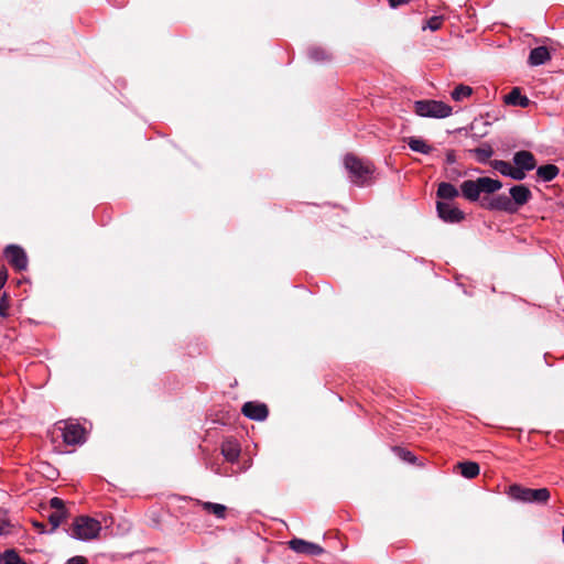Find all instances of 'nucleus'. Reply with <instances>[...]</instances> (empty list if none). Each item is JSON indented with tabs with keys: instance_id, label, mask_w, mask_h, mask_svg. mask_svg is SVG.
I'll use <instances>...</instances> for the list:
<instances>
[{
	"instance_id": "26",
	"label": "nucleus",
	"mask_w": 564,
	"mask_h": 564,
	"mask_svg": "<svg viewBox=\"0 0 564 564\" xmlns=\"http://www.w3.org/2000/svg\"><path fill=\"white\" fill-rule=\"evenodd\" d=\"M66 516H67L66 510H57V511L52 512L48 516V521L52 525V529L50 532H54L59 527V524L64 521Z\"/></svg>"
},
{
	"instance_id": "16",
	"label": "nucleus",
	"mask_w": 564,
	"mask_h": 564,
	"mask_svg": "<svg viewBox=\"0 0 564 564\" xmlns=\"http://www.w3.org/2000/svg\"><path fill=\"white\" fill-rule=\"evenodd\" d=\"M460 191L463 196L470 202L479 199L480 192L476 180L464 181L460 185Z\"/></svg>"
},
{
	"instance_id": "14",
	"label": "nucleus",
	"mask_w": 564,
	"mask_h": 564,
	"mask_svg": "<svg viewBox=\"0 0 564 564\" xmlns=\"http://www.w3.org/2000/svg\"><path fill=\"white\" fill-rule=\"evenodd\" d=\"M505 102L511 106H519L522 108H527L530 105V99L521 94L520 88L514 87L511 91L505 97Z\"/></svg>"
},
{
	"instance_id": "24",
	"label": "nucleus",
	"mask_w": 564,
	"mask_h": 564,
	"mask_svg": "<svg viewBox=\"0 0 564 564\" xmlns=\"http://www.w3.org/2000/svg\"><path fill=\"white\" fill-rule=\"evenodd\" d=\"M473 94V88L467 85H458L452 91L451 96L455 101H462L465 98H468Z\"/></svg>"
},
{
	"instance_id": "36",
	"label": "nucleus",
	"mask_w": 564,
	"mask_h": 564,
	"mask_svg": "<svg viewBox=\"0 0 564 564\" xmlns=\"http://www.w3.org/2000/svg\"><path fill=\"white\" fill-rule=\"evenodd\" d=\"M8 274L6 271H0V290L3 288L7 281Z\"/></svg>"
},
{
	"instance_id": "6",
	"label": "nucleus",
	"mask_w": 564,
	"mask_h": 564,
	"mask_svg": "<svg viewBox=\"0 0 564 564\" xmlns=\"http://www.w3.org/2000/svg\"><path fill=\"white\" fill-rule=\"evenodd\" d=\"M4 256L9 263L18 271H24L28 268V256L25 251L17 245H9L4 249Z\"/></svg>"
},
{
	"instance_id": "3",
	"label": "nucleus",
	"mask_w": 564,
	"mask_h": 564,
	"mask_svg": "<svg viewBox=\"0 0 564 564\" xmlns=\"http://www.w3.org/2000/svg\"><path fill=\"white\" fill-rule=\"evenodd\" d=\"M101 530L100 522L86 516L75 519L70 536L77 540L87 541L95 539Z\"/></svg>"
},
{
	"instance_id": "2",
	"label": "nucleus",
	"mask_w": 564,
	"mask_h": 564,
	"mask_svg": "<svg viewBox=\"0 0 564 564\" xmlns=\"http://www.w3.org/2000/svg\"><path fill=\"white\" fill-rule=\"evenodd\" d=\"M509 495L514 500L525 503H546L551 497L547 488L531 489L519 485L510 486Z\"/></svg>"
},
{
	"instance_id": "12",
	"label": "nucleus",
	"mask_w": 564,
	"mask_h": 564,
	"mask_svg": "<svg viewBox=\"0 0 564 564\" xmlns=\"http://www.w3.org/2000/svg\"><path fill=\"white\" fill-rule=\"evenodd\" d=\"M512 161L514 165L525 170L527 172L532 171L536 167V160L534 155L527 150L516 152L513 154Z\"/></svg>"
},
{
	"instance_id": "39",
	"label": "nucleus",
	"mask_w": 564,
	"mask_h": 564,
	"mask_svg": "<svg viewBox=\"0 0 564 564\" xmlns=\"http://www.w3.org/2000/svg\"><path fill=\"white\" fill-rule=\"evenodd\" d=\"M0 315H4V311L1 306H0Z\"/></svg>"
},
{
	"instance_id": "19",
	"label": "nucleus",
	"mask_w": 564,
	"mask_h": 564,
	"mask_svg": "<svg viewBox=\"0 0 564 564\" xmlns=\"http://www.w3.org/2000/svg\"><path fill=\"white\" fill-rule=\"evenodd\" d=\"M458 191L457 188L451 184V183H447V182H442L440 185H438V188H437V197L441 198V199H454L455 197L458 196Z\"/></svg>"
},
{
	"instance_id": "13",
	"label": "nucleus",
	"mask_w": 564,
	"mask_h": 564,
	"mask_svg": "<svg viewBox=\"0 0 564 564\" xmlns=\"http://www.w3.org/2000/svg\"><path fill=\"white\" fill-rule=\"evenodd\" d=\"M551 58L550 52L545 46H538L531 50L528 63L531 66H540L545 64Z\"/></svg>"
},
{
	"instance_id": "29",
	"label": "nucleus",
	"mask_w": 564,
	"mask_h": 564,
	"mask_svg": "<svg viewBox=\"0 0 564 564\" xmlns=\"http://www.w3.org/2000/svg\"><path fill=\"white\" fill-rule=\"evenodd\" d=\"M442 18L441 17H432L427 20L426 24L423 26V29H429L431 31H437L442 25Z\"/></svg>"
},
{
	"instance_id": "31",
	"label": "nucleus",
	"mask_w": 564,
	"mask_h": 564,
	"mask_svg": "<svg viewBox=\"0 0 564 564\" xmlns=\"http://www.w3.org/2000/svg\"><path fill=\"white\" fill-rule=\"evenodd\" d=\"M13 525L7 519H0V536L9 535Z\"/></svg>"
},
{
	"instance_id": "1",
	"label": "nucleus",
	"mask_w": 564,
	"mask_h": 564,
	"mask_svg": "<svg viewBox=\"0 0 564 564\" xmlns=\"http://www.w3.org/2000/svg\"><path fill=\"white\" fill-rule=\"evenodd\" d=\"M344 164L349 172L351 182L358 186L365 185L373 172V166L370 162L362 161L352 154L345 156Z\"/></svg>"
},
{
	"instance_id": "40",
	"label": "nucleus",
	"mask_w": 564,
	"mask_h": 564,
	"mask_svg": "<svg viewBox=\"0 0 564 564\" xmlns=\"http://www.w3.org/2000/svg\"><path fill=\"white\" fill-rule=\"evenodd\" d=\"M2 562V554L0 553V563Z\"/></svg>"
},
{
	"instance_id": "35",
	"label": "nucleus",
	"mask_w": 564,
	"mask_h": 564,
	"mask_svg": "<svg viewBox=\"0 0 564 564\" xmlns=\"http://www.w3.org/2000/svg\"><path fill=\"white\" fill-rule=\"evenodd\" d=\"M406 2H408V0H389V4H390L391 8H397V7H399L401 4H404Z\"/></svg>"
},
{
	"instance_id": "21",
	"label": "nucleus",
	"mask_w": 564,
	"mask_h": 564,
	"mask_svg": "<svg viewBox=\"0 0 564 564\" xmlns=\"http://www.w3.org/2000/svg\"><path fill=\"white\" fill-rule=\"evenodd\" d=\"M408 145L412 151L419 152L422 154H429L433 150L432 147L430 144H427L423 139L414 138V137H412L408 140Z\"/></svg>"
},
{
	"instance_id": "11",
	"label": "nucleus",
	"mask_w": 564,
	"mask_h": 564,
	"mask_svg": "<svg viewBox=\"0 0 564 564\" xmlns=\"http://www.w3.org/2000/svg\"><path fill=\"white\" fill-rule=\"evenodd\" d=\"M242 414L253 421H263L268 417L269 411L264 403L246 402L241 409Z\"/></svg>"
},
{
	"instance_id": "27",
	"label": "nucleus",
	"mask_w": 564,
	"mask_h": 564,
	"mask_svg": "<svg viewBox=\"0 0 564 564\" xmlns=\"http://www.w3.org/2000/svg\"><path fill=\"white\" fill-rule=\"evenodd\" d=\"M490 165L503 176H508L511 173L512 165L507 161L494 160L490 162Z\"/></svg>"
},
{
	"instance_id": "4",
	"label": "nucleus",
	"mask_w": 564,
	"mask_h": 564,
	"mask_svg": "<svg viewBox=\"0 0 564 564\" xmlns=\"http://www.w3.org/2000/svg\"><path fill=\"white\" fill-rule=\"evenodd\" d=\"M415 113L429 118H446L452 115V107L441 100H417L414 104Z\"/></svg>"
},
{
	"instance_id": "28",
	"label": "nucleus",
	"mask_w": 564,
	"mask_h": 564,
	"mask_svg": "<svg viewBox=\"0 0 564 564\" xmlns=\"http://www.w3.org/2000/svg\"><path fill=\"white\" fill-rule=\"evenodd\" d=\"M2 562L4 564H26L14 550H7L2 554Z\"/></svg>"
},
{
	"instance_id": "9",
	"label": "nucleus",
	"mask_w": 564,
	"mask_h": 564,
	"mask_svg": "<svg viewBox=\"0 0 564 564\" xmlns=\"http://www.w3.org/2000/svg\"><path fill=\"white\" fill-rule=\"evenodd\" d=\"M509 195L516 213L532 198L530 188L523 184L510 187Z\"/></svg>"
},
{
	"instance_id": "30",
	"label": "nucleus",
	"mask_w": 564,
	"mask_h": 564,
	"mask_svg": "<svg viewBox=\"0 0 564 564\" xmlns=\"http://www.w3.org/2000/svg\"><path fill=\"white\" fill-rule=\"evenodd\" d=\"M525 170L516 165L511 167V173L508 175V177L514 181H522L525 178Z\"/></svg>"
},
{
	"instance_id": "37",
	"label": "nucleus",
	"mask_w": 564,
	"mask_h": 564,
	"mask_svg": "<svg viewBox=\"0 0 564 564\" xmlns=\"http://www.w3.org/2000/svg\"><path fill=\"white\" fill-rule=\"evenodd\" d=\"M447 163H454L455 162V154L453 151H449L446 155Z\"/></svg>"
},
{
	"instance_id": "18",
	"label": "nucleus",
	"mask_w": 564,
	"mask_h": 564,
	"mask_svg": "<svg viewBox=\"0 0 564 564\" xmlns=\"http://www.w3.org/2000/svg\"><path fill=\"white\" fill-rule=\"evenodd\" d=\"M560 173V169L554 164L541 165L536 169V176L542 182L553 181Z\"/></svg>"
},
{
	"instance_id": "15",
	"label": "nucleus",
	"mask_w": 564,
	"mask_h": 564,
	"mask_svg": "<svg viewBox=\"0 0 564 564\" xmlns=\"http://www.w3.org/2000/svg\"><path fill=\"white\" fill-rule=\"evenodd\" d=\"M476 181L480 194H494L502 187V183L499 180H494L487 176L478 177Z\"/></svg>"
},
{
	"instance_id": "7",
	"label": "nucleus",
	"mask_w": 564,
	"mask_h": 564,
	"mask_svg": "<svg viewBox=\"0 0 564 564\" xmlns=\"http://www.w3.org/2000/svg\"><path fill=\"white\" fill-rule=\"evenodd\" d=\"M436 210H437L438 217L445 223H451V224L459 223L465 217L464 213L459 208H457L454 205H452L451 203H446V202H441V200L437 202Z\"/></svg>"
},
{
	"instance_id": "34",
	"label": "nucleus",
	"mask_w": 564,
	"mask_h": 564,
	"mask_svg": "<svg viewBox=\"0 0 564 564\" xmlns=\"http://www.w3.org/2000/svg\"><path fill=\"white\" fill-rule=\"evenodd\" d=\"M67 564H86V560L83 556H74L67 561Z\"/></svg>"
},
{
	"instance_id": "25",
	"label": "nucleus",
	"mask_w": 564,
	"mask_h": 564,
	"mask_svg": "<svg viewBox=\"0 0 564 564\" xmlns=\"http://www.w3.org/2000/svg\"><path fill=\"white\" fill-rule=\"evenodd\" d=\"M308 57L314 62H325L330 58V55L325 48L314 46L308 50Z\"/></svg>"
},
{
	"instance_id": "8",
	"label": "nucleus",
	"mask_w": 564,
	"mask_h": 564,
	"mask_svg": "<svg viewBox=\"0 0 564 564\" xmlns=\"http://www.w3.org/2000/svg\"><path fill=\"white\" fill-rule=\"evenodd\" d=\"M289 546L291 550L300 554L318 556L324 553V549L321 545L303 539H292L289 542Z\"/></svg>"
},
{
	"instance_id": "23",
	"label": "nucleus",
	"mask_w": 564,
	"mask_h": 564,
	"mask_svg": "<svg viewBox=\"0 0 564 564\" xmlns=\"http://www.w3.org/2000/svg\"><path fill=\"white\" fill-rule=\"evenodd\" d=\"M471 152L476 155L479 163H486L494 154V150L489 144L476 148Z\"/></svg>"
},
{
	"instance_id": "38",
	"label": "nucleus",
	"mask_w": 564,
	"mask_h": 564,
	"mask_svg": "<svg viewBox=\"0 0 564 564\" xmlns=\"http://www.w3.org/2000/svg\"><path fill=\"white\" fill-rule=\"evenodd\" d=\"M34 527H36L37 529L41 530V532H44L43 529H44V524L43 523H39V522H34Z\"/></svg>"
},
{
	"instance_id": "10",
	"label": "nucleus",
	"mask_w": 564,
	"mask_h": 564,
	"mask_svg": "<svg viewBox=\"0 0 564 564\" xmlns=\"http://www.w3.org/2000/svg\"><path fill=\"white\" fill-rule=\"evenodd\" d=\"M63 433V440L68 445H77L85 442L84 433L85 430L76 423H65L64 427L62 429Z\"/></svg>"
},
{
	"instance_id": "32",
	"label": "nucleus",
	"mask_w": 564,
	"mask_h": 564,
	"mask_svg": "<svg viewBox=\"0 0 564 564\" xmlns=\"http://www.w3.org/2000/svg\"><path fill=\"white\" fill-rule=\"evenodd\" d=\"M395 452L398 453V455H399L402 459H404V460H406V462H409V463H413V462H414V458H415V457H414V455H413L411 452L405 451V449L400 448V447H397V448H395Z\"/></svg>"
},
{
	"instance_id": "20",
	"label": "nucleus",
	"mask_w": 564,
	"mask_h": 564,
	"mask_svg": "<svg viewBox=\"0 0 564 564\" xmlns=\"http://www.w3.org/2000/svg\"><path fill=\"white\" fill-rule=\"evenodd\" d=\"M460 474L468 479H473L479 475V465L474 462H462L458 464Z\"/></svg>"
},
{
	"instance_id": "5",
	"label": "nucleus",
	"mask_w": 564,
	"mask_h": 564,
	"mask_svg": "<svg viewBox=\"0 0 564 564\" xmlns=\"http://www.w3.org/2000/svg\"><path fill=\"white\" fill-rule=\"evenodd\" d=\"M481 206L489 210H498L507 214H516L510 195L498 194L490 198H484Z\"/></svg>"
},
{
	"instance_id": "33",
	"label": "nucleus",
	"mask_w": 564,
	"mask_h": 564,
	"mask_svg": "<svg viewBox=\"0 0 564 564\" xmlns=\"http://www.w3.org/2000/svg\"><path fill=\"white\" fill-rule=\"evenodd\" d=\"M50 507L52 509H55V511H57V510H65L64 501L61 498H58V497H53L50 500Z\"/></svg>"
},
{
	"instance_id": "22",
	"label": "nucleus",
	"mask_w": 564,
	"mask_h": 564,
	"mask_svg": "<svg viewBox=\"0 0 564 564\" xmlns=\"http://www.w3.org/2000/svg\"><path fill=\"white\" fill-rule=\"evenodd\" d=\"M199 505L203 507V509L207 512H210L215 514L218 519H225L226 517V506L215 502H199Z\"/></svg>"
},
{
	"instance_id": "17",
	"label": "nucleus",
	"mask_w": 564,
	"mask_h": 564,
	"mask_svg": "<svg viewBox=\"0 0 564 564\" xmlns=\"http://www.w3.org/2000/svg\"><path fill=\"white\" fill-rule=\"evenodd\" d=\"M221 454L228 462L235 463L240 456V446L237 442L226 441L221 445Z\"/></svg>"
}]
</instances>
